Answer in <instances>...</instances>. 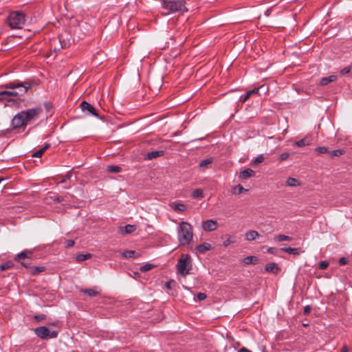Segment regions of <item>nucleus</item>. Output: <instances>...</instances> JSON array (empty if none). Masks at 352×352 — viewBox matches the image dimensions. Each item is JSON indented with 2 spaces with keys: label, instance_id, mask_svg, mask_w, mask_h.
<instances>
[{
  "label": "nucleus",
  "instance_id": "f257e3e1",
  "mask_svg": "<svg viewBox=\"0 0 352 352\" xmlns=\"http://www.w3.org/2000/svg\"><path fill=\"white\" fill-rule=\"evenodd\" d=\"M3 87L10 90L0 91V100L2 99L9 100L8 96L16 97L25 94L30 87V85L26 82L13 81L5 84Z\"/></svg>",
  "mask_w": 352,
  "mask_h": 352
},
{
  "label": "nucleus",
  "instance_id": "f03ea898",
  "mask_svg": "<svg viewBox=\"0 0 352 352\" xmlns=\"http://www.w3.org/2000/svg\"><path fill=\"white\" fill-rule=\"evenodd\" d=\"M193 238L191 225L186 221H181L177 226V239L179 245L186 246L190 244Z\"/></svg>",
  "mask_w": 352,
  "mask_h": 352
},
{
  "label": "nucleus",
  "instance_id": "7ed1b4c3",
  "mask_svg": "<svg viewBox=\"0 0 352 352\" xmlns=\"http://www.w3.org/2000/svg\"><path fill=\"white\" fill-rule=\"evenodd\" d=\"M8 22L11 29H21L25 22V14L20 11L12 12L8 17Z\"/></svg>",
  "mask_w": 352,
  "mask_h": 352
},
{
  "label": "nucleus",
  "instance_id": "20e7f679",
  "mask_svg": "<svg viewBox=\"0 0 352 352\" xmlns=\"http://www.w3.org/2000/svg\"><path fill=\"white\" fill-rule=\"evenodd\" d=\"M178 272L183 276L190 274L192 270V260L189 254H182L176 265Z\"/></svg>",
  "mask_w": 352,
  "mask_h": 352
},
{
  "label": "nucleus",
  "instance_id": "39448f33",
  "mask_svg": "<svg viewBox=\"0 0 352 352\" xmlns=\"http://www.w3.org/2000/svg\"><path fill=\"white\" fill-rule=\"evenodd\" d=\"M34 332L38 338L43 340L55 338L58 336V331L50 330L45 326L34 329Z\"/></svg>",
  "mask_w": 352,
  "mask_h": 352
},
{
  "label": "nucleus",
  "instance_id": "423d86ee",
  "mask_svg": "<svg viewBox=\"0 0 352 352\" xmlns=\"http://www.w3.org/2000/svg\"><path fill=\"white\" fill-rule=\"evenodd\" d=\"M23 116L25 117L27 124L31 123L32 121L36 120L40 114L43 112L41 107H36L29 109L25 111H22Z\"/></svg>",
  "mask_w": 352,
  "mask_h": 352
},
{
  "label": "nucleus",
  "instance_id": "0eeeda50",
  "mask_svg": "<svg viewBox=\"0 0 352 352\" xmlns=\"http://www.w3.org/2000/svg\"><path fill=\"white\" fill-rule=\"evenodd\" d=\"M28 125L23 113H18L12 120V126L14 129L25 128Z\"/></svg>",
  "mask_w": 352,
  "mask_h": 352
},
{
  "label": "nucleus",
  "instance_id": "6e6552de",
  "mask_svg": "<svg viewBox=\"0 0 352 352\" xmlns=\"http://www.w3.org/2000/svg\"><path fill=\"white\" fill-rule=\"evenodd\" d=\"M82 111L87 116H94L98 117L96 109L86 101H82L80 104Z\"/></svg>",
  "mask_w": 352,
  "mask_h": 352
},
{
  "label": "nucleus",
  "instance_id": "1a4fd4ad",
  "mask_svg": "<svg viewBox=\"0 0 352 352\" xmlns=\"http://www.w3.org/2000/svg\"><path fill=\"white\" fill-rule=\"evenodd\" d=\"M202 228L207 232H212L217 228V222L213 219L206 220L202 222Z\"/></svg>",
  "mask_w": 352,
  "mask_h": 352
},
{
  "label": "nucleus",
  "instance_id": "9d476101",
  "mask_svg": "<svg viewBox=\"0 0 352 352\" xmlns=\"http://www.w3.org/2000/svg\"><path fill=\"white\" fill-rule=\"evenodd\" d=\"M265 88V85H261L258 88L248 91L245 95L240 97V101L243 103L245 102L253 94H258L260 89Z\"/></svg>",
  "mask_w": 352,
  "mask_h": 352
},
{
  "label": "nucleus",
  "instance_id": "9b49d317",
  "mask_svg": "<svg viewBox=\"0 0 352 352\" xmlns=\"http://www.w3.org/2000/svg\"><path fill=\"white\" fill-rule=\"evenodd\" d=\"M164 155V151H154L148 153L146 154V159L151 160L155 159L157 157L163 156Z\"/></svg>",
  "mask_w": 352,
  "mask_h": 352
},
{
  "label": "nucleus",
  "instance_id": "f8f14e48",
  "mask_svg": "<svg viewBox=\"0 0 352 352\" xmlns=\"http://www.w3.org/2000/svg\"><path fill=\"white\" fill-rule=\"evenodd\" d=\"M225 240L223 243L224 247L233 244L236 242V236L234 235L226 234L224 236Z\"/></svg>",
  "mask_w": 352,
  "mask_h": 352
},
{
  "label": "nucleus",
  "instance_id": "ddd939ff",
  "mask_svg": "<svg viewBox=\"0 0 352 352\" xmlns=\"http://www.w3.org/2000/svg\"><path fill=\"white\" fill-rule=\"evenodd\" d=\"M265 270L268 272L278 274L280 272V268L275 263H269L265 265Z\"/></svg>",
  "mask_w": 352,
  "mask_h": 352
},
{
  "label": "nucleus",
  "instance_id": "4468645a",
  "mask_svg": "<svg viewBox=\"0 0 352 352\" xmlns=\"http://www.w3.org/2000/svg\"><path fill=\"white\" fill-rule=\"evenodd\" d=\"M254 175V171L250 168H247L240 173L239 178L247 179Z\"/></svg>",
  "mask_w": 352,
  "mask_h": 352
},
{
  "label": "nucleus",
  "instance_id": "2eb2a0df",
  "mask_svg": "<svg viewBox=\"0 0 352 352\" xmlns=\"http://www.w3.org/2000/svg\"><path fill=\"white\" fill-rule=\"evenodd\" d=\"M170 206L177 212H183L185 211L187 208L186 206L182 203H175L173 202L170 204Z\"/></svg>",
  "mask_w": 352,
  "mask_h": 352
},
{
  "label": "nucleus",
  "instance_id": "dca6fc26",
  "mask_svg": "<svg viewBox=\"0 0 352 352\" xmlns=\"http://www.w3.org/2000/svg\"><path fill=\"white\" fill-rule=\"evenodd\" d=\"M32 256V252L30 250H25L22 252H21L20 254H19L16 256V261H20L21 259H24V258H31Z\"/></svg>",
  "mask_w": 352,
  "mask_h": 352
},
{
  "label": "nucleus",
  "instance_id": "f3484780",
  "mask_svg": "<svg viewBox=\"0 0 352 352\" xmlns=\"http://www.w3.org/2000/svg\"><path fill=\"white\" fill-rule=\"evenodd\" d=\"M245 235V239L248 241H253L259 236L258 232L255 230L248 231Z\"/></svg>",
  "mask_w": 352,
  "mask_h": 352
},
{
  "label": "nucleus",
  "instance_id": "a211bd4d",
  "mask_svg": "<svg viewBox=\"0 0 352 352\" xmlns=\"http://www.w3.org/2000/svg\"><path fill=\"white\" fill-rule=\"evenodd\" d=\"M281 251L294 254V255H298L301 252V250L300 248H283L280 249Z\"/></svg>",
  "mask_w": 352,
  "mask_h": 352
},
{
  "label": "nucleus",
  "instance_id": "6ab92c4d",
  "mask_svg": "<svg viewBox=\"0 0 352 352\" xmlns=\"http://www.w3.org/2000/svg\"><path fill=\"white\" fill-rule=\"evenodd\" d=\"M337 77L334 75L329 76L328 77H324L321 78L320 81V85L324 86L329 84L331 82H333L336 80Z\"/></svg>",
  "mask_w": 352,
  "mask_h": 352
},
{
  "label": "nucleus",
  "instance_id": "aec40b11",
  "mask_svg": "<svg viewBox=\"0 0 352 352\" xmlns=\"http://www.w3.org/2000/svg\"><path fill=\"white\" fill-rule=\"evenodd\" d=\"M81 292L85 294L88 295L89 296H96L99 295V292L96 290V287H93L90 289H82Z\"/></svg>",
  "mask_w": 352,
  "mask_h": 352
},
{
  "label": "nucleus",
  "instance_id": "412c9836",
  "mask_svg": "<svg viewBox=\"0 0 352 352\" xmlns=\"http://www.w3.org/2000/svg\"><path fill=\"white\" fill-rule=\"evenodd\" d=\"M50 145L49 144H46L43 147H42L37 151L34 152L32 156L33 157H38V158L41 157L43 155V153L45 152V151L50 147Z\"/></svg>",
  "mask_w": 352,
  "mask_h": 352
},
{
  "label": "nucleus",
  "instance_id": "4be33fe9",
  "mask_svg": "<svg viewBox=\"0 0 352 352\" xmlns=\"http://www.w3.org/2000/svg\"><path fill=\"white\" fill-rule=\"evenodd\" d=\"M136 230V227L134 225L128 224L123 228H121L122 233L131 234Z\"/></svg>",
  "mask_w": 352,
  "mask_h": 352
},
{
  "label": "nucleus",
  "instance_id": "5701e85b",
  "mask_svg": "<svg viewBox=\"0 0 352 352\" xmlns=\"http://www.w3.org/2000/svg\"><path fill=\"white\" fill-rule=\"evenodd\" d=\"M286 185L287 186L296 187L300 186V182L294 177H289L286 181Z\"/></svg>",
  "mask_w": 352,
  "mask_h": 352
},
{
  "label": "nucleus",
  "instance_id": "b1692460",
  "mask_svg": "<svg viewBox=\"0 0 352 352\" xmlns=\"http://www.w3.org/2000/svg\"><path fill=\"white\" fill-rule=\"evenodd\" d=\"M210 248H211L210 244H209L208 243H204L201 245H199L197 247V250L199 253H204L205 252L209 250L210 249Z\"/></svg>",
  "mask_w": 352,
  "mask_h": 352
},
{
  "label": "nucleus",
  "instance_id": "393cba45",
  "mask_svg": "<svg viewBox=\"0 0 352 352\" xmlns=\"http://www.w3.org/2000/svg\"><path fill=\"white\" fill-rule=\"evenodd\" d=\"M274 241L276 242L292 241V238L291 236H286L284 234H278L274 237Z\"/></svg>",
  "mask_w": 352,
  "mask_h": 352
},
{
  "label": "nucleus",
  "instance_id": "a878e982",
  "mask_svg": "<svg viewBox=\"0 0 352 352\" xmlns=\"http://www.w3.org/2000/svg\"><path fill=\"white\" fill-rule=\"evenodd\" d=\"M45 267L43 266H38V267H32L30 268V272L32 275H36L45 271Z\"/></svg>",
  "mask_w": 352,
  "mask_h": 352
},
{
  "label": "nucleus",
  "instance_id": "bb28decb",
  "mask_svg": "<svg viewBox=\"0 0 352 352\" xmlns=\"http://www.w3.org/2000/svg\"><path fill=\"white\" fill-rule=\"evenodd\" d=\"M309 144H310L309 140H307V138H303L298 141H296L294 142V145L298 147H303L305 146H308Z\"/></svg>",
  "mask_w": 352,
  "mask_h": 352
},
{
  "label": "nucleus",
  "instance_id": "cd10ccee",
  "mask_svg": "<svg viewBox=\"0 0 352 352\" xmlns=\"http://www.w3.org/2000/svg\"><path fill=\"white\" fill-rule=\"evenodd\" d=\"M257 258L253 256H247L243 259V262L246 265L255 264L257 262Z\"/></svg>",
  "mask_w": 352,
  "mask_h": 352
},
{
  "label": "nucleus",
  "instance_id": "c85d7f7f",
  "mask_svg": "<svg viewBox=\"0 0 352 352\" xmlns=\"http://www.w3.org/2000/svg\"><path fill=\"white\" fill-rule=\"evenodd\" d=\"M247 191L241 185L239 184L235 186L232 189V193L235 195H239L242 192Z\"/></svg>",
  "mask_w": 352,
  "mask_h": 352
},
{
  "label": "nucleus",
  "instance_id": "c756f323",
  "mask_svg": "<svg viewBox=\"0 0 352 352\" xmlns=\"http://www.w3.org/2000/svg\"><path fill=\"white\" fill-rule=\"evenodd\" d=\"M91 256V254H78L76 257V260L78 261V262H82V261H84L88 258H90Z\"/></svg>",
  "mask_w": 352,
  "mask_h": 352
},
{
  "label": "nucleus",
  "instance_id": "7c9ffc66",
  "mask_svg": "<svg viewBox=\"0 0 352 352\" xmlns=\"http://www.w3.org/2000/svg\"><path fill=\"white\" fill-rule=\"evenodd\" d=\"M344 153V151L343 149H337V150H333V151L329 152V153L331 157H339V156L343 155Z\"/></svg>",
  "mask_w": 352,
  "mask_h": 352
},
{
  "label": "nucleus",
  "instance_id": "2f4dec72",
  "mask_svg": "<svg viewBox=\"0 0 352 352\" xmlns=\"http://www.w3.org/2000/svg\"><path fill=\"white\" fill-rule=\"evenodd\" d=\"M212 162V158H211V157L203 160L199 163V167L200 168H206Z\"/></svg>",
  "mask_w": 352,
  "mask_h": 352
},
{
  "label": "nucleus",
  "instance_id": "473e14b6",
  "mask_svg": "<svg viewBox=\"0 0 352 352\" xmlns=\"http://www.w3.org/2000/svg\"><path fill=\"white\" fill-rule=\"evenodd\" d=\"M107 170L110 173H120L121 168L118 166L110 165L107 166Z\"/></svg>",
  "mask_w": 352,
  "mask_h": 352
},
{
  "label": "nucleus",
  "instance_id": "72a5a7b5",
  "mask_svg": "<svg viewBox=\"0 0 352 352\" xmlns=\"http://www.w3.org/2000/svg\"><path fill=\"white\" fill-rule=\"evenodd\" d=\"M192 197L193 198L203 197V190L201 189H195L192 193Z\"/></svg>",
  "mask_w": 352,
  "mask_h": 352
},
{
  "label": "nucleus",
  "instance_id": "f704fd0d",
  "mask_svg": "<svg viewBox=\"0 0 352 352\" xmlns=\"http://www.w3.org/2000/svg\"><path fill=\"white\" fill-rule=\"evenodd\" d=\"M316 152H317L318 154H323L329 153L327 147L326 146H318L315 149Z\"/></svg>",
  "mask_w": 352,
  "mask_h": 352
},
{
  "label": "nucleus",
  "instance_id": "c9c22d12",
  "mask_svg": "<svg viewBox=\"0 0 352 352\" xmlns=\"http://www.w3.org/2000/svg\"><path fill=\"white\" fill-rule=\"evenodd\" d=\"M153 267H154L153 265L148 263V264H146V265L142 266L140 270L142 272H145L151 270Z\"/></svg>",
  "mask_w": 352,
  "mask_h": 352
},
{
  "label": "nucleus",
  "instance_id": "e433bc0d",
  "mask_svg": "<svg viewBox=\"0 0 352 352\" xmlns=\"http://www.w3.org/2000/svg\"><path fill=\"white\" fill-rule=\"evenodd\" d=\"M12 266V264L11 262H7L6 263H3L0 265V271H4L6 270H8Z\"/></svg>",
  "mask_w": 352,
  "mask_h": 352
},
{
  "label": "nucleus",
  "instance_id": "4c0bfd02",
  "mask_svg": "<svg viewBox=\"0 0 352 352\" xmlns=\"http://www.w3.org/2000/svg\"><path fill=\"white\" fill-rule=\"evenodd\" d=\"M135 252L132 250L125 251L122 253V256L125 258H133Z\"/></svg>",
  "mask_w": 352,
  "mask_h": 352
},
{
  "label": "nucleus",
  "instance_id": "58836bf2",
  "mask_svg": "<svg viewBox=\"0 0 352 352\" xmlns=\"http://www.w3.org/2000/svg\"><path fill=\"white\" fill-rule=\"evenodd\" d=\"M265 160V157H263V155H258L257 157L255 158V160H254V164L255 165H257L261 162H263Z\"/></svg>",
  "mask_w": 352,
  "mask_h": 352
},
{
  "label": "nucleus",
  "instance_id": "ea45409f",
  "mask_svg": "<svg viewBox=\"0 0 352 352\" xmlns=\"http://www.w3.org/2000/svg\"><path fill=\"white\" fill-rule=\"evenodd\" d=\"M34 318L37 322H40V321L45 320L46 319V316L45 314L36 315V316H34Z\"/></svg>",
  "mask_w": 352,
  "mask_h": 352
},
{
  "label": "nucleus",
  "instance_id": "a19ab883",
  "mask_svg": "<svg viewBox=\"0 0 352 352\" xmlns=\"http://www.w3.org/2000/svg\"><path fill=\"white\" fill-rule=\"evenodd\" d=\"M329 266V263L327 261H321L319 263V267L320 270H324Z\"/></svg>",
  "mask_w": 352,
  "mask_h": 352
},
{
  "label": "nucleus",
  "instance_id": "79ce46f5",
  "mask_svg": "<svg viewBox=\"0 0 352 352\" xmlns=\"http://www.w3.org/2000/svg\"><path fill=\"white\" fill-rule=\"evenodd\" d=\"M290 154L289 153H283L280 155V161H284V160H286L289 157Z\"/></svg>",
  "mask_w": 352,
  "mask_h": 352
},
{
  "label": "nucleus",
  "instance_id": "37998d69",
  "mask_svg": "<svg viewBox=\"0 0 352 352\" xmlns=\"http://www.w3.org/2000/svg\"><path fill=\"white\" fill-rule=\"evenodd\" d=\"M351 71V67H346L344 68H343L341 71H340V74L341 75H345L346 74H349Z\"/></svg>",
  "mask_w": 352,
  "mask_h": 352
},
{
  "label": "nucleus",
  "instance_id": "c03bdc74",
  "mask_svg": "<svg viewBox=\"0 0 352 352\" xmlns=\"http://www.w3.org/2000/svg\"><path fill=\"white\" fill-rule=\"evenodd\" d=\"M207 296L205 293L199 292L197 294V298L199 300H204L206 298Z\"/></svg>",
  "mask_w": 352,
  "mask_h": 352
},
{
  "label": "nucleus",
  "instance_id": "a18cd8bd",
  "mask_svg": "<svg viewBox=\"0 0 352 352\" xmlns=\"http://www.w3.org/2000/svg\"><path fill=\"white\" fill-rule=\"evenodd\" d=\"M71 177V173H67L66 175H64L63 179L60 182V183L65 182L67 179H69Z\"/></svg>",
  "mask_w": 352,
  "mask_h": 352
},
{
  "label": "nucleus",
  "instance_id": "49530a36",
  "mask_svg": "<svg viewBox=\"0 0 352 352\" xmlns=\"http://www.w3.org/2000/svg\"><path fill=\"white\" fill-rule=\"evenodd\" d=\"M347 261H348V260H347V258H345V257H342V258H340L339 259V264H340V265H346V264L347 263Z\"/></svg>",
  "mask_w": 352,
  "mask_h": 352
},
{
  "label": "nucleus",
  "instance_id": "de8ad7c7",
  "mask_svg": "<svg viewBox=\"0 0 352 352\" xmlns=\"http://www.w3.org/2000/svg\"><path fill=\"white\" fill-rule=\"evenodd\" d=\"M74 241H73V240H67L66 241V247L67 248L72 247V246H74Z\"/></svg>",
  "mask_w": 352,
  "mask_h": 352
},
{
  "label": "nucleus",
  "instance_id": "09e8293b",
  "mask_svg": "<svg viewBox=\"0 0 352 352\" xmlns=\"http://www.w3.org/2000/svg\"><path fill=\"white\" fill-rule=\"evenodd\" d=\"M277 252V250L275 248H267V252L270 254H275Z\"/></svg>",
  "mask_w": 352,
  "mask_h": 352
},
{
  "label": "nucleus",
  "instance_id": "8fccbe9b",
  "mask_svg": "<svg viewBox=\"0 0 352 352\" xmlns=\"http://www.w3.org/2000/svg\"><path fill=\"white\" fill-rule=\"evenodd\" d=\"M311 310V307L307 305L304 308V314H309L310 313Z\"/></svg>",
  "mask_w": 352,
  "mask_h": 352
},
{
  "label": "nucleus",
  "instance_id": "3c124183",
  "mask_svg": "<svg viewBox=\"0 0 352 352\" xmlns=\"http://www.w3.org/2000/svg\"><path fill=\"white\" fill-rule=\"evenodd\" d=\"M349 349L347 345L344 344L340 349V352H349Z\"/></svg>",
  "mask_w": 352,
  "mask_h": 352
},
{
  "label": "nucleus",
  "instance_id": "603ef678",
  "mask_svg": "<svg viewBox=\"0 0 352 352\" xmlns=\"http://www.w3.org/2000/svg\"><path fill=\"white\" fill-rule=\"evenodd\" d=\"M239 352H252L245 347H242L239 350Z\"/></svg>",
  "mask_w": 352,
  "mask_h": 352
},
{
  "label": "nucleus",
  "instance_id": "864d4df0",
  "mask_svg": "<svg viewBox=\"0 0 352 352\" xmlns=\"http://www.w3.org/2000/svg\"><path fill=\"white\" fill-rule=\"evenodd\" d=\"M54 200L57 201L58 202H61L65 200V197H57Z\"/></svg>",
  "mask_w": 352,
  "mask_h": 352
},
{
  "label": "nucleus",
  "instance_id": "5fc2aeb1",
  "mask_svg": "<svg viewBox=\"0 0 352 352\" xmlns=\"http://www.w3.org/2000/svg\"><path fill=\"white\" fill-rule=\"evenodd\" d=\"M172 283H173V281L166 282V284H165L166 287L168 288V289H170L171 288Z\"/></svg>",
  "mask_w": 352,
  "mask_h": 352
},
{
  "label": "nucleus",
  "instance_id": "6e6d98bb",
  "mask_svg": "<svg viewBox=\"0 0 352 352\" xmlns=\"http://www.w3.org/2000/svg\"><path fill=\"white\" fill-rule=\"evenodd\" d=\"M21 263L22 265H23L25 267H28V264L27 263H25V262H21Z\"/></svg>",
  "mask_w": 352,
  "mask_h": 352
},
{
  "label": "nucleus",
  "instance_id": "4d7b16f0",
  "mask_svg": "<svg viewBox=\"0 0 352 352\" xmlns=\"http://www.w3.org/2000/svg\"><path fill=\"white\" fill-rule=\"evenodd\" d=\"M59 42H60L62 47H65L66 44L65 43V44L63 45V44L62 43V42H61V39H60V40H59Z\"/></svg>",
  "mask_w": 352,
  "mask_h": 352
},
{
  "label": "nucleus",
  "instance_id": "13d9d810",
  "mask_svg": "<svg viewBox=\"0 0 352 352\" xmlns=\"http://www.w3.org/2000/svg\"><path fill=\"white\" fill-rule=\"evenodd\" d=\"M2 180H3V179L0 177V182H1Z\"/></svg>",
  "mask_w": 352,
  "mask_h": 352
}]
</instances>
